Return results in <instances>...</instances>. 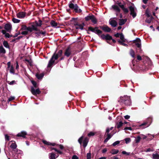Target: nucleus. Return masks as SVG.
Returning <instances> with one entry per match:
<instances>
[{"label": "nucleus", "instance_id": "nucleus-25", "mask_svg": "<svg viewBox=\"0 0 159 159\" xmlns=\"http://www.w3.org/2000/svg\"><path fill=\"white\" fill-rule=\"evenodd\" d=\"M44 75V74L42 73L40 74H38L36 75V77L39 80L42 79Z\"/></svg>", "mask_w": 159, "mask_h": 159}, {"label": "nucleus", "instance_id": "nucleus-4", "mask_svg": "<svg viewBox=\"0 0 159 159\" xmlns=\"http://www.w3.org/2000/svg\"><path fill=\"white\" fill-rule=\"evenodd\" d=\"M151 121V118H148L146 121L143 122L140 125V127H143V128H145L148 127L150 125Z\"/></svg>", "mask_w": 159, "mask_h": 159}, {"label": "nucleus", "instance_id": "nucleus-32", "mask_svg": "<svg viewBox=\"0 0 159 159\" xmlns=\"http://www.w3.org/2000/svg\"><path fill=\"white\" fill-rule=\"evenodd\" d=\"M93 15H89L85 17V19L86 21H88L90 20H91L92 18L93 17Z\"/></svg>", "mask_w": 159, "mask_h": 159}, {"label": "nucleus", "instance_id": "nucleus-39", "mask_svg": "<svg viewBox=\"0 0 159 159\" xmlns=\"http://www.w3.org/2000/svg\"><path fill=\"white\" fill-rule=\"evenodd\" d=\"M7 83L10 85H12L16 83V81L15 80H13L11 81H7Z\"/></svg>", "mask_w": 159, "mask_h": 159}, {"label": "nucleus", "instance_id": "nucleus-43", "mask_svg": "<svg viewBox=\"0 0 159 159\" xmlns=\"http://www.w3.org/2000/svg\"><path fill=\"white\" fill-rule=\"evenodd\" d=\"M95 133L93 132H90L88 134L89 137H90L92 136H93L94 135Z\"/></svg>", "mask_w": 159, "mask_h": 159}, {"label": "nucleus", "instance_id": "nucleus-51", "mask_svg": "<svg viewBox=\"0 0 159 159\" xmlns=\"http://www.w3.org/2000/svg\"><path fill=\"white\" fill-rule=\"evenodd\" d=\"M27 31H28H28H29L30 32H32L33 31V30L31 28V27L29 26L27 27Z\"/></svg>", "mask_w": 159, "mask_h": 159}, {"label": "nucleus", "instance_id": "nucleus-58", "mask_svg": "<svg viewBox=\"0 0 159 159\" xmlns=\"http://www.w3.org/2000/svg\"><path fill=\"white\" fill-rule=\"evenodd\" d=\"M110 130L109 128H107L106 130L105 133V134H109V132L110 131Z\"/></svg>", "mask_w": 159, "mask_h": 159}, {"label": "nucleus", "instance_id": "nucleus-57", "mask_svg": "<svg viewBox=\"0 0 159 159\" xmlns=\"http://www.w3.org/2000/svg\"><path fill=\"white\" fill-rule=\"evenodd\" d=\"M5 37L7 38H9L10 37H11L12 36H10L9 34L8 33H6L5 34Z\"/></svg>", "mask_w": 159, "mask_h": 159}, {"label": "nucleus", "instance_id": "nucleus-42", "mask_svg": "<svg viewBox=\"0 0 159 159\" xmlns=\"http://www.w3.org/2000/svg\"><path fill=\"white\" fill-rule=\"evenodd\" d=\"M123 154H125L126 155L129 156L130 155L131 153L130 152H126L125 151H123L122 152Z\"/></svg>", "mask_w": 159, "mask_h": 159}, {"label": "nucleus", "instance_id": "nucleus-13", "mask_svg": "<svg viewBox=\"0 0 159 159\" xmlns=\"http://www.w3.org/2000/svg\"><path fill=\"white\" fill-rule=\"evenodd\" d=\"M11 25L7 23L5 25L4 28L7 32H10L11 30Z\"/></svg>", "mask_w": 159, "mask_h": 159}, {"label": "nucleus", "instance_id": "nucleus-2", "mask_svg": "<svg viewBox=\"0 0 159 159\" xmlns=\"http://www.w3.org/2000/svg\"><path fill=\"white\" fill-rule=\"evenodd\" d=\"M121 105L124 103L126 106H130L131 104V102L130 97L127 96H124L123 97H121L120 99L118 100Z\"/></svg>", "mask_w": 159, "mask_h": 159}, {"label": "nucleus", "instance_id": "nucleus-19", "mask_svg": "<svg viewBox=\"0 0 159 159\" xmlns=\"http://www.w3.org/2000/svg\"><path fill=\"white\" fill-rule=\"evenodd\" d=\"M50 25L52 27L56 28L58 24L54 20H52L50 22Z\"/></svg>", "mask_w": 159, "mask_h": 159}, {"label": "nucleus", "instance_id": "nucleus-34", "mask_svg": "<svg viewBox=\"0 0 159 159\" xmlns=\"http://www.w3.org/2000/svg\"><path fill=\"white\" fill-rule=\"evenodd\" d=\"M3 45L4 46L7 48H9V46L8 45V44L7 41H3Z\"/></svg>", "mask_w": 159, "mask_h": 159}, {"label": "nucleus", "instance_id": "nucleus-6", "mask_svg": "<svg viewBox=\"0 0 159 159\" xmlns=\"http://www.w3.org/2000/svg\"><path fill=\"white\" fill-rule=\"evenodd\" d=\"M98 28L97 27H95V28H93L92 27H90L89 28V30L90 31L99 35L102 33V31L101 30L98 29Z\"/></svg>", "mask_w": 159, "mask_h": 159}, {"label": "nucleus", "instance_id": "nucleus-9", "mask_svg": "<svg viewBox=\"0 0 159 159\" xmlns=\"http://www.w3.org/2000/svg\"><path fill=\"white\" fill-rule=\"evenodd\" d=\"M129 8L130 11V15L132 16L133 18H135L136 16V14L134 8L131 6H130Z\"/></svg>", "mask_w": 159, "mask_h": 159}, {"label": "nucleus", "instance_id": "nucleus-41", "mask_svg": "<svg viewBox=\"0 0 159 159\" xmlns=\"http://www.w3.org/2000/svg\"><path fill=\"white\" fill-rule=\"evenodd\" d=\"M118 5V6L121 8V9L123 7H124V5L123 4H122L121 2H118L116 3Z\"/></svg>", "mask_w": 159, "mask_h": 159}, {"label": "nucleus", "instance_id": "nucleus-22", "mask_svg": "<svg viewBox=\"0 0 159 159\" xmlns=\"http://www.w3.org/2000/svg\"><path fill=\"white\" fill-rule=\"evenodd\" d=\"M35 25L37 27H41L42 25V21L40 20H39L38 21H35Z\"/></svg>", "mask_w": 159, "mask_h": 159}, {"label": "nucleus", "instance_id": "nucleus-62", "mask_svg": "<svg viewBox=\"0 0 159 159\" xmlns=\"http://www.w3.org/2000/svg\"><path fill=\"white\" fill-rule=\"evenodd\" d=\"M20 34V32H18L17 33H16L15 35H14L13 37L14 38H15V37H17L18 35H19V34Z\"/></svg>", "mask_w": 159, "mask_h": 159}, {"label": "nucleus", "instance_id": "nucleus-18", "mask_svg": "<svg viewBox=\"0 0 159 159\" xmlns=\"http://www.w3.org/2000/svg\"><path fill=\"white\" fill-rule=\"evenodd\" d=\"M107 137L105 139L104 141V143L107 142L113 136V134H107Z\"/></svg>", "mask_w": 159, "mask_h": 159}, {"label": "nucleus", "instance_id": "nucleus-15", "mask_svg": "<svg viewBox=\"0 0 159 159\" xmlns=\"http://www.w3.org/2000/svg\"><path fill=\"white\" fill-rule=\"evenodd\" d=\"M27 133L24 131H22L21 132L19 133L17 135L18 137H22L23 138H25V136L27 135Z\"/></svg>", "mask_w": 159, "mask_h": 159}, {"label": "nucleus", "instance_id": "nucleus-21", "mask_svg": "<svg viewBox=\"0 0 159 159\" xmlns=\"http://www.w3.org/2000/svg\"><path fill=\"white\" fill-rule=\"evenodd\" d=\"M43 142L44 144L48 145H51L52 146H54L55 145V143H52L48 142L46 140H43Z\"/></svg>", "mask_w": 159, "mask_h": 159}, {"label": "nucleus", "instance_id": "nucleus-11", "mask_svg": "<svg viewBox=\"0 0 159 159\" xmlns=\"http://www.w3.org/2000/svg\"><path fill=\"white\" fill-rule=\"evenodd\" d=\"M26 16V13L25 12H20L16 14L17 17L19 18H23Z\"/></svg>", "mask_w": 159, "mask_h": 159}, {"label": "nucleus", "instance_id": "nucleus-24", "mask_svg": "<svg viewBox=\"0 0 159 159\" xmlns=\"http://www.w3.org/2000/svg\"><path fill=\"white\" fill-rule=\"evenodd\" d=\"M6 53V51L5 49L2 45L0 46V53L4 54Z\"/></svg>", "mask_w": 159, "mask_h": 159}, {"label": "nucleus", "instance_id": "nucleus-23", "mask_svg": "<svg viewBox=\"0 0 159 159\" xmlns=\"http://www.w3.org/2000/svg\"><path fill=\"white\" fill-rule=\"evenodd\" d=\"M112 8L116 11L120 12V10L118 6L116 5H113L112 6Z\"/></svg>", "mask_w": 159, "mask_h": 159}, {"label": "nucleus", "instance_id": "nucleus-54", "mask_svg": "<svg viewBox=\"0 0 159 159\" xmlns=\"http://www.w3.org/2000/svg\"><path fill=\"white\" fill-rule=\"evenodd\" d=\"M120 37L121 40H122L124 41V35L122 34H121L120 36Z\"/></svg>", "mask_w": 159, "mask_h": 159}, {"label": "nucleus", "instance_id": "nucleus-63", "mask_svg": "<svg viewBox=\"0 0 159 159\" xmlns=\"http://www.w3.org/2000/svg\"><path fill=\"white\" fill-rule=\"evenodd\" d=\"M146 14L148 17H149L150 16L149 13L147 10H146Z\"/></svg>", "mask_w": 159, "mask_h": 159}, {"label": "nucleus", "instance_id": "nucleus-50", "mask_svg": "<svg viewBox=\"0 0 159 159\" xmlns=\"http://www.w3.org/2000/svg\"><path fill=\"white\" fill-rule=\"evenodd\" d=\"M87 159H91V154L90 152L87 153Z\"/></svg>", "mask_w": 159, "mask_h": 159}, {"label": "nucleus", "instance_id": "nucleus-8", "mask_svg": "<svg viewBox=\"0 0 159 159\" xmlns=\"http://www.w3.org/2000/svg\"><path fill=\"white\" fill-rule=\"evenodd\" d=\"M101 38L102 39L110 40L112 39V37L109 34L105 35L102 34L100 36Z\"/></svg>", "mask_w": 159, "mask_h": 159}, {"label": "nucleus", "instance_id": "nucleus-12", "mask_svg": "<svg viewBox=\"0 0 159 159\" xmlns=\"http://www.w3.org/2000/svg\"><path fill=\"white\" fill-rule=\"evenodd\" d=\"M100 28L105 32H109L111 30V28L107 25H104L100 27Z\"/></svg>", "mask_w": 159, "mask_h": 159}, {"label": "nucleus", "instance_id": "nucleus-27", "mask_svg": "<svg viewBox=\"0 0 159 159\" xmlns=\"http://www.w3.org/2000/svg\"><path fill=\"white\" fill-rule=\"evenodd\" d=\"M123 123L121 121H120L119 123H116V126L117 128L119 129L123 125Z\"/></svg>", "mask_w": 159, "mask_h": 159}, {"label": "nucleus", "instance_id": "nucleus-33", "mask_svg": "<svg viewBox=\"0 0 159 159\" xmlns=\"http://www.w3.org/2000/svg\"><path fill=\"white\" fill-rule=\"evenodd\" d=\"M50 156L49 157L50 159H55V154L54 153H51L49 154Z\"/></svg>", "mask_w": 159, "mask_h": 159}, {"label": "nucleus", "instance_id": "nucleus-20", "mask_svg": "<svg viewBox=\"0 0 159 159\" xmlns=\"http://www.w3.org/2000/svg\"><path fill=\"white\" fill-rule=\"evenodd\" d=\"M89 142V140L87 138H85L84 140H83V146L85 148L87 146V144Z\"/></svg>", "mask_w": 159, "mask_h": 159}, {"label": "nucleus", "instance_id": "nucleus-38", "mask_svg": "<svg viewBox=\"0 0 159 159\" xmlns=\"http://www.w3.org/2000/svg\"><path fill=\"white\" fill-rule=\"evenodd\" d=\"M125 143L126 144H128L131 141V139L129 138H126L125 139Z\"/></svg>", "mask_w": 159, "mask_h": 159}, {"label": "nucleus", "instance_id": "nucleus-45", "mask_svg": "<svg viewBox=\"0 0 159 159\" xmlns=\"http://www.w3.org/2000/svg\"><path fill=\"white\" fill-rule=\"evenodd\" d=\"M118 42L121 45H123V46H126L127 45L126 44L124 43L122 41H121L120 40L118 41Z\"/></svg>", "mask_w": 159, "mask_h": 159}, {"label": "nucleus", "instance_id": "nucleus-59", "mask_svg": "<svg viewBox=\"0 0 159 159\" xmlns=\"http://www.w3.org/2000/svg\"><path fill=\"white\" fill-rule=\"evenodd\" d=\"M151 19H146L145 21L147 23H150L151 22Z\"/></svg>", "mask_w": 159, "mask_h": 159}, {"label": "nucleus", "instance_id": "nucleus-28", "mask_svg": "<svg viewBox=\"0 0 159 159\" xmlns=\"http://www.w3.org/2000/svg\"><path fill=\"white\" fill-rule=\"evenodd\" d=\"M119 152V151L118 149H112L111 151V153L112 154L114 155L117 154Z\"/></svg>", "mask_w": 159, "mask_h": 159}, {"label": "nucleus", "instance_id": "nucleus-30", "mask_svg": "<svg viewBox=\"0 0 159 159\" xmlns=\"http://www.w3.org/2000/svg\"><path fill=\"white\" fill-rule=\"evenodd\" d=\"M10 72L13 74H15V70L12 66H11L10 69Z\"/></svg>", "mask_w": 159, "mask_h": 159}, {"label": "nucleus", "instance_id": "nucleus-29", "mask_svg": "<svg viewBox=\"0 0 159 159\" xmlns=\"http://www.w3.org/2000/svg\"><path fill=\"white\" fill-rule=\"evenodd\" d=\"M10 148L13 150L16 149L17 147L16 144L15 143H12L10 146Z\"/></svg>", "mask_w": 159, "mask_h": 159}, {"label": "nucleus", "instance_id": "nucleus-55", "mask_svg": "<svg viewBox=\"0 0 159 159\" xmlns=\"http://www.w3.org/2000/svg\"><path fill=\"white\" fill-rule=\"evenodd\" d=\"M31 83L35 87H36L37 83L36 82L34 81H31Z\"/></svg>", "mask_w": 159, "mask_h": 159}, {"label": "nucleus", "instance_id": "nucleus-52", "mask_svg": "<svg viewBox=\"0 0 159 159\" xmlns=\"http://www.w3.org/2000/svg\"><path fill=\"white\" fill-rule=\"evenodd\" d=\"M83 139V137L82 136L80 137L78 139V142L80 144H81L82 143Z\"/></svg>", "mask_w": 159, "mask_h": 159}, {"label": "nucleus", "instance_id": "nucleus-36", "mask_svg": "<svg viewBox=\"0 0 159 159\" xmlns=\"http://www.w3.org/2000/svg\"><path fill=\"white\" fill-rule=\"evenodd\" d=\"M130 54L131 56L133 58H134L135 57V52L133 50H132V49H131L130 50Z\"/></svg>", "mask_w": 159, "mask_h": 159}, {"label": "nucleus", "instance_id": "nucleus-53", "mask_svg": "<svg viewBox=\"0 0 159 159\" xmlns=\"http://www.w3.org/2000/svg\"><path fill=\"white\" fill-rule=\"evenodd\" d=\"M28 34V31H27V30L23 31L21 33V34L23 35H26L27 34Z\"/></svg>", "mask_w": 159, "mask_h": 159}, {"label": "nucleus", "instance_id": "nucleus-26", "mask_svg": "<svg viewBox=\"0 0 159 159\" xmlns=\"http://www.w3.org/2000/svg\"><path fill=\"white\" fill-rule=\"evenodd\" d=\"M152 159H159V154L157 153L152 154Z\"/></svg>", "mask_w": 159, "mask_h": 159}, {"label": "nucleus", "instance_id": "nucleus-17", "mask_svg": "<svg viewBox=\"0 0 159 159\" xmlns=\"http://www.w3.org/2000/svg\"><path fill=\"white\" fill-rule=\"evenodd\" d=\"M126 21V19H120L119 21V24L120 26L122 25L125 23Z\"/></svg>", "mask_w": 159, "mask_h": 159}, {"label": "nucleus", "instance_id": "nucleus-10", "mask_svg": "<svg viewBox=\"0 0 159 159\" xmlns=\"http://www.w3.org/2000/svg\"><path fill=\"white\" fill-rule=\"evenodd\" d=\"M134 42L135 43L136 45L138 48L141 47V40L139 38H137L136 39L134 40Z\"/></svg>", "mask_w": 159, "mask_h": 159}, {"label": "nucleus", "instance_id": "nucleus-3", "mask_svg": "<svg viewBox=\"0 0 159 159\" xmlns=\"http://www.w3.org/2000/svg\"><path fill=\"white\" fill-rule=\"evenodd\" d=\"M72 0L70 2L69 4V7L70 8L74 9L76 13H81L82 11L79 8V7L76 4H74V1Z\"/></svg>", "mask_w": 159, "mask_h": 159}, {"label": "nucleus", "instance_id": "nucleus-44", "mask_svg": "<svg viewBox=\"0 0 159 159\" xmlns=\"http://www.w3.org/2000/svg\"><path fill=\"white\" fill-rule=\"evenodd\" d=\"M120 143V141H117L115 142H114L112 144V145L113 146H115L116 145H118Z\"/></svg>", "mask_w": 159, "mask_h": 159}, {"label": "nucleus", "instance_id": "nucleus-49", "mask_svg": "<svg viewBox=\"0 0 159 159\" xmlns=\"http://www.w3.org/2000/svg\"><path fill=\"white\" fill-rule=\"evenodd\" d=\"M5 139L6 141H9L10 140L9 136H8L7 134L5 135Z\"/></svg>", "mask_w": 159, "mask_h": 159}, {"label": "nucleus", "instance_id": "nucleus-56", "mask_svg": "<svg viewBox=\"0 0 159 159\" xmlns=\"http://www.w3.org/2000/svg\"><path fill=\"white\" fill-rule=\"evenodd\" d=\"M14 99H15L14 97L11 96L8 98V100L9 101H10L13 100Z\"/></svg>", "mask_w": 159, "mask_h": 159}, {"label": "nucleus", "instance_id": "nucleus-40", "mask_svg": "<svg viewBox=\"0 0 159 159\" xmlns=\"http://www.w3.org/2000/svg\"><path fill=\"white\" fill-rule=\"evenodd\" d=\"M141 138L139 136H138L135 139V142L136 143H139L140 140Z\"/></svg>", "mask_w": 159, "mask_h": 159}, {"label": "nucleus", "instance_id": "nucleus-47", "mask_svg": "<svg viewBox=\"0 0 159 159\" xmlns=\"http://www.w3.org/2000/svg\"><path fill=\"white\" fill-rule=\"evenodd\" d=\"M154 151V149L153 148H148L145 150V152H152Z\"/></svg>", "mask_w": 159, "mask_h": 159}, {"label": "nucleus", "instance_id": "nucleus-46", "mask_svg": "<svg viewBox=\"0 0 159 159\" xmlns=\"http://www.w3.org/2000/svg\"><path fill=\"white\" fill-rule=\"evenodd\" d=\"M122 9L123 11L125 13H127L129 11L128 10L127 8H125L124 6Z\"/></svg>", "mask_w": 159, "mask_h": 159}, {"label": "nucleus", "instance_id": "nucleus-35", "mask_svg": "<svg viewBox=\"0 0 159 159\" xmlns=\"http://www.w3.org/2000/svg\"><path fill=\"white\" fill-rule=\"evenodd\" d=\"M91 20L94 24H96L97 23V20L94 15H93V17Z\"/></svg>", "mask_w": 159, "mask_h": 159}, {"label": "nucleus", "instance_id": "nucleus-7", "mask_svg": "<svg viewBox=\"0 0 159 159\" xmlns=\"http://www.w3.org/2000/svg\"><path fill=\"white\" fill-rule=\"evenodd\" d=\"M31 92L32 94L34 95L39 94L41 93L39 89L38 88L35 89L34 87H31Z\"/></svg>", "mask_w": 159, "mask_h": 159}, {"label": "nucleus", "instance_id": "nucleus-64", "mask_svg": "<svg viewBox=\"0 0 159 159\" xmlns=\"http://www.w3.org/2000/svg\"><path fill=\"white\" fill-rule=\"evenodd\" d=\"M120 34H119V33H117V34H115L114 36L116 37H119Z\"/></svg>", "mask_w": 159, "mask_h": 159}, {"label": "nucleus", "instance_id": "nucleus-5", "mask_svg": "<svg viewBox=\"0 0 159 159\" xmlns=\"http://www.w3.org/2000/svg\"><path fill=\"white\" fill-rule=\"evenodd\" d=\"M71 49L70 47H68L64 51V56L67 57H69L71 54Z\"/></svg>", "mask_w": 159, "mask_h": 159}, {"label": "nucleus", "instance_id": "nucleus-61", "mask_svg": "<svg viewBox=\"0 0 159 159\" xmlns=\"http://www.w3.org/2000/svg\"><path fill=\"white\" fill-rule=\"evenodd\" d=\"M72 159H79V157L76 155H74L72 157Z\"/></svg>", "mask_w": 159, "mask_h": 159}, {"label": "nucleus", "instance_id": "nucleus-14", "mask_svg": "<svg viewBox=\"0 0 159 159\" xmlns=\"http://www.w3.org/2000/svg\"><path fill=\"white\" fill-rule=\"evenodd\" d=\"M84 26V23H83L81 24H75V27L76 29H80L81 30H82L83 29Z\"/></svg>", "mask_w": 159, "mask_h": 159}, {"label": "nucleus", "instance_id": "nucleus-48", "mask_svg": "<svg viewBox=\"0 0 159 159\" xmlns=\"http://www.w3.org/2000/svg\"><path fill=\"white\" fill-rule=\"evenodd\" d=\"M27 27L25 25H23L21 26V29L22 30H27Z\"/></svg>", "mask_w": 159, "mask_h": 159}, {"label": "nucleus", "instance_id": "nucleus-16", "mask_svg": "<svg viewBox=\"0 0 159 159\" xmlns=\"http://www.w3.org/2000/svg\"><path fill=\"white\" fill-rule=\"evenodd\" d=\"M109 23L110 25L113 27H116L117 25V22L114 20H110Z\"/></svg>", "mask_w": 159, "mask_h": 159}, {"label": "nucleus", "instance_id": "nucleus-1", "mask_svg": "<svg viewBox=\"0 0 159 159\" xmlns=\"http://www.w3.org/2000/svg\"><path fill=\"white\" fill-rule=\"evenodd\" d=\"M62 53V51L61 50H59L57 53L55 52L48 62V67H51L55 61L61 56Z\"/></svg>", "mask_w": 159, "mask_h": 159}, {"label": "nucleus", "instance_id": "nucleus-60", "mask_svg": "<svg viewBox=\"0 0 159 159\" xmlns=\"http://www.w3.org/2000/svg\"><path fill=\"white\" fill-rule=\"evenodd\" d=\"M132 128L131 127H126L124 129L125 130H132Z\"/></svg>", "mask_w": 159, "mask_h": 159}, {"label": "nucleus", "instance_id": "nucleus-31", "mask_svg": "<svg viewBox=\"0 0 159 159\" xmlns=\"http://www.w3.org/2000/svg\"><path fill=\"white\" fill-rule=\"evenodd\" d=\"M31 28L32 29L33 31L34 30L36 31H38V29L37 28V27L36 25H31Z\"/></svg>", "mask_w": 159, "mask_h": 159}, {"label": "nucleus", "instance_id": "nucleus-37", "mask_svg": "<svg viewBox=\"0 0 159 159\" xmlns=\"http://www.w3.org/2000/svg\"><path fill=\"white\" fill-rule=\"evenodd\" d=\"M12 21L15 23H19L20 20L15 18H13L12 19Z\"/></svg>", "mask_w": 159, "mask_h": 159}]
</instances>
